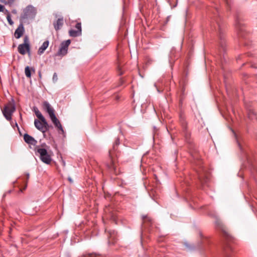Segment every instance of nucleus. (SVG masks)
Returning <instances> with one entry per match:
<instances>
[{
    "mask_svg": "<svg viewBox=\"0 0 257 257\" xmlns=\"http://www.w3.org/2000/svg\"><path fill=\"white\" fill-rule=\"evenodd\" d=\"M108 233L109 235V237L110 239L108 240V243H110V239H112V240H114L116 235V232L115 230H109L108 231Z\"/></svg>",
    "mask_w": 257,
    "mask_h": 257,
    "instance_id": "obj_25",
    "label": "nucleus"
},
{
    "mask_svg": "<svg viewBox=\"0 0 257 257\" xmlns=\"http://www.w3.org/2000/svg\"><path fill=\"white\" fill-rule=\"evenodd\" d=\"M33 17L34 16V15H36V13H37V11H36V9L33 7Z\"/></svg>",
    "mask_w": 257,
    "mask_h": 257,
    "instance_id": "obj_39",
    "label": "nucleus"
},
{
    "mask_svg": "<svg viewBox=\"0 0 257 257\" xmlns=\"http://www.w3.org/2000/svg\"><path fill=\"white\" fill-rule=\"evenodd\" d=\"M15 1L16 0H1V2L6 5H8L11 6L14 4Z\"/></svg>",
    "mask_w": 257,
    "mask_h": 257,
    "instance_id": "obj_29",
    "label": "nucleus"
},
{
    "mask_svg": "<svg viewBox=\"0 0 257 257\" xmlns=\"http://www.w3.org/2000/svg\"><path fill=\"white\" fill-rule=\"evenodd\" d=\"M179 123L181 126L182 133L184 136L186 141L190 143V133L188 127V122L186 120L185 115L183 111H180L179 113Z\"/></svg>",
    "mask_w": 257,
    "mask_h": 257,
    "instance_id": "obj_4",
    "label": "nucleus"
},
{
    "mask_svg": "<svg viewBox=\"0 0 257 257\" xmlns=\"http://www.w3.org/2000/svg\"><path fill=\"white\" fill-rule=\"evenodd\" d=\"M75 28L76 30L71 29L69 31L70 36L76 37L81 35V24L80 23H77L75 25Z\"/></svg>",
    "mask_w": 257,
    "mask_h": 257,
    "instance_id": "obj_13",
    "label": "nucleus"
},
{
    "mask_svg": "<svg viewBox=\"0 0 257 257\" xmlns=\"http://www.w3.org/2000/svg\"><path fill=\"white\" fill-rule=\"evenodd\" d=\"M16 110L15 101L12 99V101L9 102L2 110L4 116L8 120L12 119V115Z\"/></svg>",
    "mask_w": 257,
    "mask_h": 257,
    "instance_id": "obj_5",
    "label": "nucleus"
},
{
    "mask_svg": "<svg viewBox=\"0 0 257 257\" xmlns=\"http://www.w3.org/2000/svg\"><path fill=\"white\" fill-rule=\"evenodd\" d=\"M245 156H246V160H247V161L249 163L250 162V160H249V157L248 156L245 154Z\"/></svg>",
    "mask_w": 257,
    "mask_h": 257,
    "instance_id": "obj_40",
    "label": "nucleus"
},
{
    "mask_svg": "<svg viewBox=\"0 0 257 257\" xmlns=\"http://www.w3.org/2000/svg\"><path fill=\"white\" fill-rule=\"evenodd\" d=\"M24 27L23 23L21 22L18 28L16 30L14 35L16 39L20 38L24 33Z\"/></svg>",
    "mask_w": 257,
    "mask_h": 257,
    "instance_id": "obj_17",
    "label": "nucleus"
},
{
    "mask_svg": "<svg viewBox=\"0 0 257 257\" xmlns=\"http://www.w3.org/2000/svg\"><path fill=\"white\" fill-rule=\"evenodd\" d=\"M32 68H31L29 66H27L25 69V74L28 78H31L32 75Z\"/></svg>",
    "mask_w": 257,
    "mask_h": 257,
    "instance_id": "obj_23",
    "label": "nucleus"
},
{
    "mask_svg": "<svg viewBox=\"0 0 257 257\" xmlns=\"http://www.w3.org/2000/svg\"><path fill=\"white\" fill-rule=\"evenodd\" d=\"M27 184H25V186H24V187L23 189H21V190H21V192H23V191L24 190L26 189V188H27Z\"/></svg>",
    "mask_w": 257,
    "mask_h": 257,
    "instance_id": "obj_41",
    "label": "nucleus"
},
{
    "mask_svg": "<svg viewBox=\"0 0 257 257\" xmlns=\"http://www.w3.org/2000/svg\"><path fill=\"white\" fill-rule=\"evenodd\" d=\"M64 25V18L62 16L53 22V26L56 31L60 30Z\"/></svg>",
    "mask_w": 257,
    "mask_h": 257,
    "instance_id": "obj_16",
    "label": "nucleus"
},
{
    "mask_svg": "<svg viewBox=\"0 0 257 257\" xmlns=\"http://www.w3.org/2000/svg\"><path fill=\"white\" fill-rule=\"evenodd\" d=\"M11 190H10V191H9V193H11Z\"/></svg>",
    "mask_w": 257,
    "mask_h": 257,
    "instance_id": "obj_50",
    "label": "nucleus"
},
{
    "mask_svg": "<svg viewBox=\"0 0 257 257\" xmlns=\"http://www.w3.org/2000/svg\"><path fill=\"white\" fill-rule=\"evenodd\" d=\"M232 248L229 243H227L223 247L224 257H233L231 255Z\"/></svg>",
    "mask_w": 257,
    "mask_h": 257,
    "instance_id": "obj_18",
    "label": "nucleus"
},
{
    "mask_svg": "<svg viewBox=\"0 0 257 257\" xmlns=\"http://www.w3.org/2000/svg\"><path fill=\"white\" fill-rule=\"evenodd\" d=\"M199 166H199V168L196 170V173H197V171H200L202 172L201 169H202V168H203L204 170H205V169H204V168L203 167V166H201V165H200V164H199Z\"/></svg>",
    "mask_w": 257,
    "mask_h": 257,
    "instance_id": "obj_38",
    "label": "nucleus"
},
{
    "mask_svg": "<svg viewBox=\"0 0 257 257\" xmlns=\"http://www.w3.org/2000/svg\"><path fill=\"white\" fill-rule=\"evenodd\" d=\"M30 174L29 173L27 174V178H26V181H28V180L29 178Z\"/></svg>",
    "mask_w": 257,
    "mask_h": 257,
    "instance_id": "obj_43",
    "label": "nucleus"
},
{
    "mask_svg": "<svg viewBox=\"0 0 257 257\" xmlns=\"http://www.w3.org/2000/svg\"><path fill=\"white\" fill-rule=\"evenodd\" d=\"M232 132H233V133L234 134V137L235 138L236 141V142H237V143L238 144V146L240 151H243V149H242V147H241V146L240 145V143H239V141H238V139L237 138V136H236V134L235 133V132L233 130H232Z\"/></svg>",
    "mask_w": 257,
    "mask_h": 257,
    "instance_id": "obj_31",
    "label": "nucleus"
},
{
    "mask_svg": "<svg viewBox=\"0 0 257 257\" xmlns=\"http://www.w3.org/2000/svg\"><path fill=\"white\" fill-rule=\"evenodd\" d=\"M45 122L43 121L35 119L34 124L35 127L42 133H45L49 130V126L46 121L45 119Z\"/></svg>",
    "mask_w": 257,
    "mask_h": 257,
    "instance_id": "obj_10",
    "label": "nucleus"
},
{
    "mask_svg": "<svg viewBox=\"0 0 257 257\" xmlns=\"http://www.w3.org/2000/svg\"><path fill=\"white\" fill-rule=\"evenodd\" d=\"M202 172L197 171L198 178L200 182L202 184H205L209 181V178L207 176V173L205 170L203 168L201 169Z\"/></svg>",
    "mask_w": 257,
    "mask_h": 257,
    "instance_id": "obj_12",
    "label": "nucleus"
},
{
    "mask_svg": "<svg viewBox=\"0 0 257 257\" xmlns=\"http://www.w3.org/2000/svg\"><path fill=\"white\" fill-rule=\"evenodd\" d=\"M49 41L47 40L43 42L42 46L39 48L38 53L39 55H41L44 53L45 50L48 48L49 46Z\"/></svg>",
    "mask_w": 257,
    "mask_h": 257,
    "instance_id": "obj_20",
    "label": "nucleus"
},
{
    "mask_svg": "<svg viewBox=\"0 0 257 257\" xmlns=\"http://www.w3.org/2000/svg\"><path fill=\"white\" fill-rule=\"evenodd\" d=\"M220 21L221 19L220 16H218L216 17V18L215 19L216 27L214 26V27L216 31H217L218 33V35L219 39V46L221 48H222V50L224 51L226 46V43L223 32V26L220 23Z\"/></svg>",
    "mask_w": 257,
    "mask_h": 257,
    "instance_id": "obj_2",
    "label": "nucleus"
},
{
    "mask_svg": "<svg viewBox=\"0 0 257 257\" xmlns=\"http://www.w3.org/2000/svg\"><path fill=\"white\" fill-rule=\"evenodd\" d=\"M215 11H216V13L218 14V10H216Z\"/></svg>",
    "mask_w": 257,
    "mask_h": 257,
    "instance_id": "obj_46",
    "label": "nucleus"
},
{
    "mask_svg": "<svg viewBox=\"0 0 257 257\" xmlns=\"http://www.w3.org/2000/svg\"><path fill=\"white\" fill-rule=\"evenodd\" d=\"M109 156L110 159V163L107 165L108 168L110 170L111 172L115 174H117V172L116 170V167L114 163V162L112 160V150H109Z\"/></svg>",
    "mask_w": 257,
    "mask_h": 257,
    "instance_id": "obj_15",
    "label": "nucleus"
},
{
    "mask_svg": "<svg viewBox=\"0 0 257 257\" xmlns=\"http://www.w3.org/2000/svg\"><path fill=\"white\" fill-rule=\"evenodd\" d=\"M23 44H26V45H30L29 39L28 36H25L24 37Z\"/></svg>",
    "mask_w": 257,
    "mask_h": 257,
    "instance_id": "obj_34",
    "label": "nucleus"
},
{
    "mask_svg": "<svg viewBox=\"0 0 257 257\" xmlns=\"http://www.w3.org/2000/svg\"><path fill=\"white\" fill-rule=\"evenodd\" d=\"M11 123L14 128H15V126H16L17 127V129L19 132V134L21 136L22 134L20 130V128H19L18 124L17 122H16V121L15 120V122H14L13 121H12Z\"/></svg>",
    "mask_w": 257,
    "mask_h": 257,
    "instance_id": "obj_30",
    "label": "nucleus"
},
{
    "mask_svg": "<svg viewBox=\"0 0 257 257\" xmlns=\"http://www.w3.org/2000/svg\"><path fill=\"white\" fill-rule=\"evenodd\" d=\"M3 13L5 14V15H7V17L8 16V15H11L9 11L7 10H6V9L4 10V12H3Z\"/></svg>",
    "mask_w": 257,
    "mask_h": 257,
    "instance_id": "obj_36",
    "label": "nucleus"
},
{
    "mask_svg": "<svg viewBox=\"0 0 257 257\" xmlns=\"http://www.w3.org/2000/svg\"><path fill=\"white\" fill-rule=\"evenodd\" d=\"M71 43L70 40L63 41L60 46V48L57 52V55L60 56H64L68 53V48Z\"/></svg>",
    "mask_w": 257,
    "mask_h": 257,
    "instance_id": "obj_8",
    "label": "nucleus"
},
{
    "mask_svg": "<svg viewBox=\"0 0 257 257\" xmlns=\"http://www.w3.org/2000/svg\"><path fill=\"white\" fill-rule=\"evenodd\" d=\"M122 72H120L119 75H122Z\"/></svg>",
    "mask_w": 257,
    "mask_h": 257,
    "instance_id": "obj_49",
    "label": "nucleus"
},
{
    "mask_svg": "<svg viewBox=\"0 0 257 257\" xmlns=\"http://www.w3.org/2000/svg\"><path fill=\"white\" fill-rule=\"evenodd\" d=\"M24 140L31 147V145H32V136L29 135L28 134H25L24 135Z\"/></svg>",
    "mask_w": 257,
    "mask_h": 257,
    "instance_id": "obj_22",
    "label": "nucleus"
},
{
    "mask_svg": "<svg viewBox=\"0 0 257 257\" xmlns=\"http://www.w3.org/2000/svg\"><path fill=\"white\" fill-rule=\"evenodd\" d=\"M12 13L13 14H17V10H16L14 9V10H12Z\"/></svg>",
    "mask_w": 257,
    "mask_h": 257,
    "instance_id": "obj_42",
    "label": "nucleus"
},
{
    "mask_svg": "<svg viewBox=\"0 0 257 257\" xmlns=\"http://www.w3.org/2000/svg\"><path fill=\"white\" fill-rule=\"evenodd\" d=\"M44 106L46 109L47 112L49 115L50 118H51L55 127L58 129L59 132H60V133L64 134L65 133L62 126L59 120L56 117L54 113V110L51 107L50 104L48 102L45 101L44 102Z\"/></svg>",
    "mask_w": 257,
    "mask_h": 257,
    "instance_id": "obj_1",
    "label": "nucleus"
},
{
    "mask_svg": "<svg viewBox=\"0 0 257 257\" xmlns=\"http://www.w3.org/2000/svg\"><path fill=\"white\" fill-rule=\"evenodd\" d=\"M247 115L249 119L251 120H257V114L251 108L247 109Z\"/></svg>",
    "mask_w": 257,
    "mask_h": 257,
    "instance_id": "obj_19",
    "label": "nucleus"
},
{
    "mask_svg": "<svg viewBox=\"0 0 257 257\" xmlns=\"http://www.w3.org/2000/svg\"><path fill=\"white\" fill-rule=\"evenodd\" d=\"M32 14V5H28L25 9L23 11L20 20L22 23H26L27 20L31 17Z\"/></svg>",
    "mask_w": 257,
    "mask_h": 257,
    "instance_id": "obj_9",
    "label": "nucleus"
},
{
    "mask_svg": "<svg viewBox=\"0 0 257 257\" xmlns=\"http://www.w3.org/2000/svg\"><path fill=\"white\" fill-rule=\"evenodd\" d=\"M142 218H143V220L144 223H146L147 222H148L149 223H150V224L152 223V219L151 217L148 216L147 215H144V216H143Z\"/></svg>",
    "mask_w": 257,
    "mask_h": 257,
    "instance_id": "obj_27",
    "label": "nucleus"
},
{
    "mask_svg": "<svg viewBox=\"0 0 257 257\" xmlns=\"http://www.w3.org/2000/svg\"><path fill=\"white\" fill-rule=\"evenodd\" d=\"M87 256H88V257H103L101 255H97L95 253H88L86 255H85V257H87Z\"/></svg>",
    "mask_w": 257,
    "mask_h": 257,
    "instance_id": "obj_33",
    "label": "nucleus"
},
{
    "mask_svg": "<svg viewBox=\"0 0 257 257\" xmlns=\"http://www.w3.org/2000/svg\"><path fill=\"white\" fill-rule=\"evenodd\" d=\"M55 17H56V18H57V14H56V15H55Z\"/></svg>",
    "mask_w": 257,
    "mask_h": 257,
    "instance_id": "obj_48",
    "label": "nucleus"
},
{
    "mask_svg": "<svg viewBox=\"0 0 257 257\" xmlns=\"http://www.w3.org/2000/svg\"><path fill=\"white\" fill-rule=\"evenodd\" d=\"M215 224L216 227L222 230V231L224 232V233H226L224 230V226L220 220L217 219L215 221Z\"/></svg>",
    "mask_w": 257,
    "mask_h": 257,
    "instance_id": "obj_24",
    "label": "nucleus"
},
{
    "mask_svg": "<svg viewBox=\"0 0 257 257\" xmlns=\"http://www.w3.org/2000/svg\"><path fill=\"white\" fill-rule=\"evenodd\" d=\"M58 79L57 75L56 73H54L53 76V80L54 82H56Z\"/></svg>",
    "mask_w": 257,
    "mask_h": 257,
    "instance_id": "obj_35",
    "label": "nucleus"
},
{
    "mask_svg": "<svg viewBox=\"0 0 257 257\" xmlns=\"http://www.w3.org/2000/svg\"><path fill=\"white\" fill-rule=\"evenodd\" d=\"M33 143L35 142V143H37V141L33 138Z\"/></svg>",
    "mask_w": 257,
    "mask_h": 257,
    "instance_id": "obj_45",
    "label": "nucleus"
},
{
    "mask_svg": "<svg viewBox=\"0 0 257 257\" xmlns=\"http://www.w3.org/2000/svg\"><path fill=\"white\" fill-rule=\"evenodd\" d=\"M34 150L36 155L39 157L42 162L47 165L51 163L52 159L46 149L37 146L35 148Z\"/></svg>",
    "mask_w": 257,
    "mask_h": 257,
    "instance_id": "obj_3",
    "label": "nucleus"
},
{
    "mask_svg": "<svg viewBox=\"0 0 257 257\" xmlns=\"http://www.w3.org/2000/svg\"><path fill=\"white\" fill-rule=\"evenodd\" d=\"M18 51L20 54L23 55L28 53L29 56L30 57H31L30 45H26V44H20L18 47Z\"/></svg>",
    "mask_w": 257,
    "mask_h": 257,
    "instance_id": "obj_11",
    "label": "nucleus"
},
{
    "mask_svg": "<svg viewBox=\"0 0 257 257\" xmlns=\"http://www.w3.org/2000/svg\"><path fill=\"white\" fill-rule=\"evenodd\" d=\"M155 178H156V180L157 181V176H156V175H155Z\"/></svg>",
    "mask_w": 257,
    "mask_h": 257,
    "instance_id": "obj_47",
    "label": "nucleus"
},
{
    "mask_svg": "<svg viewBox=\"0 0 257 257\" xmlns=\"http://www.w3.org/2000/svg\"><path fill=\"white\" fill-rule=\"evenodd\" d=\"M71 43L70 40L63 41L60 46V48L57 52V55L60 56H64L68 53V48Z\"/></svg>",
    "mask_w": 257,
    "mask_h": 257,
    "instance_id": "obj_6",
    "label": "nucleus"
},
{
    "mask_svg": "<svg viewBox=\"0 0 257 257\" xmlns=\"http://www.w3.org/2000/svg\"><path fill=\"white\" fill-rule=\"evenodd\" d=\"M33 110L34 111L35 113V114L37 116V117L39 119V120H42V121H43V122H45V119H46L45 118V117L43 116V115H42V114L41 113V112H40L39 111V110L38 109V108L37 107H33Z\"/></svg>",
    "mask_w": 257,
    "mask_h": 257,
    "instance_id": "obj_21",
    "label": "nucleus"
},
{
    "mask_svg": "<svg viewBox=\"0 0 257 257\" xmlns=\"http://www.w3.org/2000/svg\"><path fill=\"white\" fill-rule=\"evenodd\" d=\"M68 180L69 181V182L70 183H72L73 182L72 179L71 178H68Z\"/></svg>",
    "mask_w": 257,
    "mask_h": 257,
    "instance_id": "obj_44",
    "label": "nucleus"
},
{
    "mask_svg": "<svg viewBox=\"0 0 257 257\" xmlns=\"http://www.w3.org/2000/svg\"><path fill=\"white\" fill-rule=\"evenodd\" d=\"M7 19L8 20V22L9 24L10 25L12 26L14 24V22L13 21V20L11 19V15H8L7 17Z\"/></svg>",
    "mask_w": 257,
    "mask_h": 257,
    "instance_id": "obj_32",
    "label": "nucleus"
},
{
    "mask_svg": "<svg viewBox=\"0 0 257 257\" xmlns=\"http://www.w3.org/2000/svg\"><path fill=\"white\" fill-rule=\"evenodd\" d=\"M5 9V7L2 5H0V12H4Z\"/></svg>",
    "mask_w": 257,
    "mask_h": 257,
    "instance_id": "obj_37",
    "label": "nucleus"
},
{
    "mask_svg": "<svg viewBox=\"0 0 257 257\" xmlns=\"http://www.w3.org/2000/svg\"><path fill=\"white\" fill-rule=\"evenodd\" d=\"M71 43L70 40L63 41L60 46V48L57 52V55L60 56H64L68 53V48Z\"/></svg>",
    "mask_w": 257,
    "mask_h": 257,
    "instance_id": "obj_7",
    "label": "nucleus"
},
{
    "mask_svg": "<svg viewBox=\"0 0 257 257\" xmlns=\"http://www.w3.org/2000/svg\"><path fill=\"white\" fill-rule=\"evenodd\" d=\"M235 27L239 37H243L241 33L244 31L243 24L241 22L240 18L236 16L235 20Z\"/></svg>",
    "mask_w": 257,
    "mask_h": 257,
    "instance_id": "obj_14",
    "label": "nucleus"
},
{
    "mask_svg": "<svg viewBox=\"0 0 257 257\" xmlns=\"http://www.w3.org/2000/svg\"><path fill=\"white\" fill-rule=\"evenodd\" d=\"M119 144H120V140H119V138L117 137L115 139V142L113 144L112 150L114 151H116L117 150V147L119 145Z\"/></svg>",
    "mask_w": 257,
    "mask_h": 257,
    "instance_id": "obj_26",
    "label": "nucleus"
},
{
    "mask_svg": "<svg viewBox=\"0 0 257 257\" xmlns=\"http://www.w3.org/2000/svg\"><path fill=\"white\" fill-rule=\"evenodd\" d=\"M184 244L189 250H192L195 248V246L193 244H190L188 242H185Z\"/></svg>",
    "mask_w": 257,
    "mask_h": 257,
    "instance_id": "obj_28",
    "label": "nucleus"
}]
</instances>
